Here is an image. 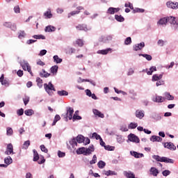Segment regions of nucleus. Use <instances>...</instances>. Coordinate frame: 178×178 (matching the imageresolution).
I'll use <instances>...</instances> for the list:
<instances>
[{
	"instance_id": "f257e3e1",
	"label": "nucleus",
	"mask_w": 178,
	"mask_h": 178,
	"mask_svg": "<svg viewBox=\"0 0 178 178\" xmlns=\"http://www.w3.org/2000/svg\"><path fill=\"white\" fill-rule=\"evenodd\" d=\"M95 149H94V145H90L88 148L86 147H80L76 150V154L78 155H83L87 156V155H91L92 152H94Z\"/></svg>"
},
{
	"instance_id": "f03ea898",
	"label": "nucleus",
	"mask_w": 178,
	"mask_h": 178,
	"mask_svg": "<svg viewBox=\"0 0 178 178\" xmlns=\"http://www.w3.org/2000/svg\"><path fill=\"white\" fill-rule=\"evenodd\" d=\"M152 158L157 162H165V163H174L175 162L172 159H169L168 157H161L158 155H153Z\"/></svg>"
},
{
	"instance_id": "7ed1b4c3",
	"label": "nucleus",
	"mask_w": 178,
	"mask_h": 178,
	"mask_svg": "<svg viewBox=\"0 0 178 178\" xmlns=\"http://www.w3.org/2000/svg\"><path fill=\"white\" fill-rule=\"evenodd\" d=\"M44 88L46 92H47L49 95H54V92L52 91H56V90L55 89V87L52 84V82H49V83H44Z\"/></svg>"
},
{
	"instance_id": "20e7f679",
	"label": "nucleus",
	"mask_w": 178,
	"mask_h": 178,
	"mask_svg": "<svg viewBox=\"0 0 178 178\" xmlns=\"http://www.w3.org/2000/svg\"><path fill=\"white\" fill-rule=\"evenodd\" d=\"M19 63L23 70L29 72V73H30V74L33 76V72H31V67L30 66V64H29V62L26 61V60H22L20 61Z\"/></svg>"
},
{
	"instance_id": "39448f33",
	"label": "nucleus",
	"mask_w": 178,
	"mask_h": 178,
	"mask_svg": "<svg viewBox=\"0 0 178 178\" xmlns=\"http://www.w3.org/2000/svg\"><path fill=\"white\" fill-rule=\"evenodd\" d=\"M166 6L168 7L170 9L177 10L178 9V2L177 1H168L166 3Z\"/></svg>"
},
{
	"instance_id": "423d86ee",
	"label": "nucleus",
	"mask_w": 178,
	"mask_h": 178,
	"mask_svg": "<svg viewBox=\"0 0 178 178\" xmlns=\"http://www.w3.org/2000/svg\"><path fill=\"white\" fill-rule=\"evenodd\" d=\"M99 42H103L104 44H106L108 41H112V35H106L101 36L99 38Z\"/></svg>"
},
{
	"instance_id": "0eeeda50",
	"label": "nucleus",
	"mask_w": 178,
	"mask_h": 178,
	"mask_svg": "<svg viewBox=\"0 0 178 178\" xmlns=\"http://www.w3.org/2000/svg\"><path fill=\"white\" fill-rule=\"evenodd\" d=\"M128 140L129 141H131V143H140V138H138L137 137V136H136L135 134H130L129 136H128Z\"/></svg>"
},
{
	"instance_id": "6e6552de",
	"label": "nucleus",
	"mask_w": 178,
	"mask_h": 178,
	"mask_svg": "<svg viewBox=\"0 0 178 178\" xmlns=\"http://www.w3.org/2000/svg\"><path fill=\"white\" fill-rule=\"evenodd\" d=\"M4 154L5 155H10V154H15V152H13V145H12V143L7 145V147Z\"/></svg>"
},
{
	"instance_id": "1a4fd4ad",
	"label": "nucleus",
	"mask_w": 178,
	"mask_h": 178,
	"mask_svg": "<svg viewBox=\"0 0 178 178\" xmlns=\"http://www.w3.org/2000/svg\"><path fill=\"white\" fill-rule=\"evenodd\" d=\"M73 113H74V110L72 108H67L66 119L68 118L70 120H72L73 119Z\"/></svg>"
},
{
	"instance_id": "9d476101",
	"label": "nucleus",
	"mask_w": 178,
	"mask_h": 178,
	"mask_svg": "<svg viewBox=\"0 0 178 178\" xmlns=\"http://www.w3.org/2000/svg\"><path fill=\"white\" fill-rule=\"evenodd\" d=\"M135 116L138 119H143L145 116V112L143 110H136L135 112Z\"/></svg>"
},
{
	"instance_id": "9b49d317",
	"label": "nucleus",
	"mask_w": 178,
	"mask_h": 178,
	"mask_svg": "<svg viewBox=\"0 0 178 178\" xmlns=\"http://www.w3.org/2000/svg\"><path fill=\"white\" fill-rule=\"evenodd\" d=\"M152 99L153 102H158V103L165 102V97H163L162 96H159L158 95H156L155 97H153Z\"/></svg>"
},
{
	"instance_id": "f8f14e48",
	"label": "nucleus",
	"mask_w": 178,
	"mask_h": 178,
	"mask_svg": "<svg viewBox=\"0 0 178 178\" xmlns=\"http://www.w3.org/2000/svg\"><path fill=\"white\" fill-rule=\"evenodd\" d=\"M164 147L168 148V149H170L171 151H175V149H176V146H175V145L171 142L165 143Z\"/></svg>"
},
{
	"instance_id": "ddd939ff",
	"label": "nucleus",
	"mask_w": 178,
	"mask_h": 178,
	"mask_svg": "<svg viewBox=\"0 0 178 178\" xmlns=\"http://www.w3.org/2000/svg\"><path fill=\"white\" fill-rule=\"evenodd\" d=\"M144 47H145V43H144V42L136 44L134 45V51H140V49H143Z\"/></svg>"
},
{
	"instance_id": "4468645a",
	"label": "nucleus",
	"mask_w": 178,
	"mask_h": 178,
	"mask_svg": "<svg viewBox=\"0 0 178 178\" xmlns=\"http://www.w3.org/2000/svg\"><path fill=\"white\" fill-rule=\"evenodd\" d=\"M76 30H79L81 31L83 30V31H88V30H91V28H88L87 25L86 24H79L78 26H76Z\"/></svg>"
},
{
	"instance_id": "2eb2a0df",
	"label": "nucleus",
	"mask_w": 178,
	"mask_h": 178,
	"mask_svg": "<svg viewBox=\"0 0 178 178\" xmlns=\"http://www.w3.org/2000/svg\"><path fill=\"white\" fill-rule=\"evenodd\" d=\"M102 175H105V176H116L118 173L115 171H112L111 170H103L102 171Z\"/></svg>"
},
{
	"instance_id": "dca6fc26",
	"label": "nucleus",
	"mask_w": 178,
	"mask_h": 178,
	"mask_svg": "<svg viewBox=\"0 0 178 178\" xmlns=\"http://www.w3.org/2000/svg\"><path fill=\"white\" fill-rule=\"evenodd\" d=\"M163 77V74H156L152 76V81H159V80H161Z\"/></svg>"
},
{
	"instance_id": "f3484780",
	"label": "nucleus",
	"mask_w": 178,
	"mask_h": 178,
	"mask_svg": "<svg viewBox=\"0 0 178 178\" xmlns=\"http://www.w3.org/2000/svg\"><path fill=\"white\" fill-rule=\"evenodd\" d=\"M149 172L150 175H152V176L156 177L158 176V175H159V170H158V169H156L154 167H152L149 170Z\"/></svg>"
},
{
	"instance_id": "a211bd4d",
	"label": "nucleus",
	"mask_w": 178,
	"mask_h": 178,
	"mask_svg": "<svg viewBox=\"0 0 178 178\" xmlns=\"http://www.w3.org/2000/svg\"><path fill=\"white\" fill-rule=\"evenodd\" d=\"M111 51H112V49L108 48L106 49L99 50L97 51V54H99L100 55H108V54H109Z\"/></svg>"
},
{
	"instance_id": "6ab92c4d",
	"label": "nucleus",
	"mask_w": 178,
	"mask_h": 178,
	"mask_svg": "<svg viewBox=\"0 0 178 178\" xmlns=\"http://www.w3.org/2000/svg\"><path fill=\"white\" fill-rule=\"evenodd\" d=\"M131 155L134 156V158H144V154L138 153L137 152H130Z\"/></svg>"
},
{
	"instance_id": "aec40b11",
	"label": "nucleus",
	"mask_w": 178,
	"mask_h": 178,
	"mask_svg": "<svg viewBox=\"0 0 178 178\" xmlns=\"http://www.w3.org/2000/svg\"><path fill=\"white\" fill-rule=\"evenodd\" d=\"M145 72L147 74H148V76H151L152 73H154V72H156V67L153 66V67H151L149 70L145 69Z\"/></svg>"
},
{
	"instance_id": "412c9836",
	"label": "nucleus",
	"mask_w": 178,
	"mask_h": 178,
	"mask_svg": "<svg viewBox=\"0 0 178 178\" xmlns=\"http://www.w3.org/2000/svg\"><path fill=\"white\" fill-rule=\"evenodd\" d=\"M166 23H168V17H163L159 19L157 24L160 26H166Z\"/></svg>"
},
{
	"instance_id": "4be33fe9",
	"label": "nucleus",
	"mask_w": 178,
	"mask_h": 178,
	"mask_svg": "<svg viewBox=\"0 0 178 178\" xmlns=\"http://www.w3.org/2000/svg\"><path fill=\"white\" fill-rule=\"evenodd\" d=\"M55 30H56L55 26L49 25L45 27L44 31L46 33H52L53 31H55Z\"/></svg>"
},
{
	"instance_id": "5701e85b",
	"label": "nucleus",
	"mask_w": 178,
	"mask_h": 178,
	"mask_svg": "<svg viewBox=\"0 0 178 178\" xmlns=\"http://www.w3.org/2000/svg\"><path fill=\"white\" fill-rule=\"evenodd\" d=\"M165 99H168V101H173L175 99V97L172 96L170 93L165 92L164 94Z\"/></svg>"
},
{
	"instance_id": "b1692460",
	"label": "nucleus",
	"mask_w": 178,
	"mask_h": 178,
	"mask_svg": "<svg viewBox=\"0 0 178 178\" xmlns=\"http://www.w3.org/2000/svg\"><path fill=\"white\" fill-rule=\"evenodd\" d=\"M44 16H45L46 19H52V13H51V8H48L46 12L44 13Z\"/></svg>"
},
{
	"instance_id": "393cba45",
	"label": "nucleus",
	"mask_w": 178,
	"mask_h": 178,
	"mask_svg": "<svg viewBox=\"0 0 178 178\" xmlns=\"http://www.w3.org/2000/svg\"><path fill=\"white\" fill-rule=\"evenodd\" d=\"M150 141H152L153 143H155V141H157L158 143H161V141H162V138H161L160 136H152L150 138Z\"/></svg>"
},
{
	"instance_id": "a878e982",
	"label": "nucleus",
	"mask_w": 178,
	"mask_h": 178,
	"mask_svg": "<svg viewBox=\"0 0 178 178\" xmlns=\"http://www.w3.org/2000/svg\"><path fill=\"white\" fill-rule=\"evenodd\" d=\"M13 160L12 159V157H10V156H8L4 159V163H6V165L8 166L11 163H13Z\"/></svg>"
},
{
	"instance_id": "bb28decb",
	"label": "nucleus",
	"mask_w": 178,
	"mask_h": 178,
	"mask_svg": "<svg viewBox=\"0 0 178 178\" xmlns=\"http://www.w3.org/2000/svg\"><path fill=\"white\" fill-rule=\"evenodd\" d=\"M93 113H94V115H95V116H98L99 118H104V114L102 113H101V111H99L97 109L93 110Z\"/></svg>"
},
{
	"instance_id": "cd10ccee",
	"label": "nucleus",
	"mask_w": 178,
	"mask_h": 178,
	"mask_svg": "<svg viewBox=\"0 0 178 178\" xmlns=\"http://www.w3.org/2000/svg\"><path fill=\"white\" fill-rule=\"evenodd\" d=\"M170 23V24H176V18L175 17H168L167 22Z\"/></svg>"
},
{
	"instance_id": "c85d7f7f",
	"label": "nucleus",
	"mask_w": 178,
	"mask_h": 178,
	"mask_svg": "<svg viewBox=\"0 0 178 178\" xmlns=\"http://www.w3.org/2000/svg\"><path fill=\"white\" fill-rule=\"evenodd\" d=\"M54 59V62H55V63H62V58H59V56L58 55H55L53 57Z\"/></svg>"
},
{
	"instance_id": "c756f323",
	"label": "nucleus",
	"mask_w": 178,
	"mask_h": 178,
	"mask_svg": "<svg viewBox=\"0 0 178 178\" xmlns=\"http://www.w3.org/2000/svg\"><path fill=\"white\" fill-rule=\"evenodd\" d=\"M58 95H59L60 97H63V96H67L69 95V92H67V91L66 90H58L57 92Z\"/></svg>"
},
{
	"instance_id": "7c9ffc66",
	"label": "nucleus",
	"mask_w": 178,
	"mask_h": 178,
	"mask_svg": "<svg viewBox=\"0 0 178 178\" xmlns=\"http://www.w3.org/2000/svg\"><path fill=\"white\" fill-rule=\"evenodd\" d=\"M3 74L0 77V83H1L2 86H9V83L6 79L3 80Z\"/></svg>"
},
{
	"instance_id": "2f4dec72",
	"label": "nucleus",
	"mask_w": 178,
	"mask_h": 178,
	"mask_svg": "<svg viewBox=\"0 0 178 178\" xmlns=\"http://www.w3.org/2000/svg\"><path fill=\"white\" fill-rule=\"evenodd\" d=\"M33 161L37 162L38 159H40V156H38V152L35 149L33 150Z\"/></svg>"
},
{
	"instance_id": "473e14b6",
	"label": "nucleus",
	"mask_w": 178,
	"mask_h": 178,
	"mask_svg": "<svg viewBox=\"0 0 178 178\" xmlns=\"http://www.w3.org/2000/svg\"><path fill=\"white\" fill-rule=\"evenodd\" d=\"M58 65H54L51 67L50 70H51V72L55 75L56 74V73H58Z\"/></svg>"
},
{
	"instance_id": "72a5a7b5",
	"label": "nucleus",
	"mask_w": 178,
	"mask_h": 178,
	"mask_svg": "<svg viewBox=\"0 0 178 178\" xmlns=\"http://www.w3.org/2000/svg\"><path fill=\"white\" fill-rule=\"evenodd\" d=\"M75 139L79 144H81V143L84 142V136L82 135H79Z\"/></svg>"
},
{
	"instance_id": "f704fd0d",
	"label": "nucleus",
	"mask_w": 178,
	"mask_h": 178,
	"mask_svg": "<svg viewBox=\"0 0 178 178\" xmlns=\"http://www.w3.org/2000/svg\"><path fill=\"white\" fill-rule=\"evenodd\" d=\"M24 113L26 116H33L34 115V110L28 109L24 111Z\"/></svg>"
},
{
	"instance_id": "c9c22d12",
	"label": "nucleus",
	"mask_w": 178,
	"mask_h": 178,
	"mask_svg": "<svg viewBox=\"0 0 178 178\" xmlns=\"http://www.w3.org/2000/svg\"><path fill=\"white\" fill-rule=\"evenodd\" d=\"M70 144L72 145V148L77 147V140L76 138L71 139L70 140Z\"/></svg>"
},
{
	"instance_id": "e433bc0d",
	"label": "nucleus",
	"mask_w": 178,
	"mask_h": 178,
	"mask_svg": "<svg viewBox=\"0 0 178 178\" xmlns=\"http://www.w3.org/2000/svg\"><path fill=\"white\" fill-rule=\"evenodd\" d=\"M106 163L104 161H99L97 163V166L99 169H104L106 166Z\"/></svg>"
},
{
	"instance_id": "4c0bfd02",
	"label": "nucleus",
	"mask_w": 178,
	"mask_h": 178,
	"mask_svg": "<svg viewBox=\"0 0 178 178\" xmlns=\"http://www.w3.org/2000/svg\"><path fill=\"white\" fill-rule=\"evenodd\" d=\"M40 75L41 77H49L51 76V74L47 72L45 70H42V72H40Z\"/></svg>"
},
{
	"instance_id": "58836bf2",
	"label": "nucleus",
	"mask_w": 178,
	"mask_h": 178,
	"mask_svg": "<svg viewBox=\"0 0 178 178\" xmlns=\"http://www.w3.org/2000/svg\"><path fill=\"white\" fill-rule=\"evenodd\" d=\"M36 83H37V86L39 87V88H42V79L38 77L36 79Z\"/></svg>"
},
{
	"instance_id": "ea45409f",
	"label": "nucleus",
	"mask_w": 178,
	"mask_h": 178,
	"mask_svg": "<svg viewBox=\"0 0 178 178\" xmlns=\"http://www.w3.org/2000/svg\"><path fill=\"white\" fill-rule=\"evenodd\" d=\"M6 135L7 136H13V129L10 127H7L6 128Z\"/></svg>"
},
{
	"instance_id": "a19ab883",
	"label": "nucleus",
	"mask_w": 178,
	"mask_h": 178,
	"mask_svg": "<svg viewBox=\"0 0 178 178\" xmlns=\"http://www.w3.org/2000/svg\"><path fill=\"white\" fill-rule=\"evenodd\" d=\"M139 56H143V58H145L147 60H152V56L149 54H139Z\"/></svg>"
},
{
	"instance_id": "79ce46f5",
	"label": "nucleus",
	"mask_w": 178,
	"mask_h": 178,
	"mask_svg": "<svg viewBox=\"0 0 178 178\" xmlns=\"http://www.w3.org/2000/svg\"><path fill=\"white\" fill-rule=\"evenodd\" d=\"M30 147V140H26L24 143L22 145V149H27Z\"/></svg>"
},
{
	"instance_id": "37998d69",
	"label": "nucleus",
	"mask_w": 178,
	"mask_h": 178,
	"mask_svg": "<svg viewBox=\"0 0 178 178\" xmlns=\"http://www.w3.org/2000/svg\"><path fill=\"white\" fill-rule=\"evenodd\" d=\"M26 35V32H24V31H20L19 33L18 38L22 40V38H24Z\"/></svg>"
},
{
	"instance_id": "c03bdc74",
	"label": "nucleus",
	"mask_w": 178,
	"mask_h": 178,
	"mask_svg": "<svg viewBox=\"0 0 178 178\" xmlns=\"http://www.w3.org/2000/svg\"><path fill=\"white\" fill-rule=\"evenodd\" d=\"M115 19L117 20V22H124V17H123L122 15H115Z\"/></svg>"
},
{
	"instance_id": "a18cd8bd",
	"label": "nucleus",
	"mask_w": 178,
	"mask_h": 178,
	"mask_svg": "<svg viewBox=\"0 0 178 178\" xmlns=\"http://www.w3.org/2000/svg\"><path fill=\"white\" fill-rule=\"evenodd\" d=\"M60 119V115H56L54 122L52 123V126H55L57 122H59V120Z\"/></svg>"
},
{
	"instance_id": "49530a36",
	"label": "nucleus",
	"mask_w": 178,
	"mask_h": 178,
	"mask_svg": "<svg viewBox=\"0 0 178 178\" xmlns=\"http://www.w3.org/2000/svg\"><path fill=\"white\" fill-rule=\"evenodd\" d=\"M33 38L35 40H45V37L43 35H35L33 36Z\"/></svg>"
},
{
	"instance_id": "de8ad7c7",
	"label": "nucleus",
	"mask_w": 178,
	"mask_h": 178,
	"mask_svg": "<svg viewBox=\"0 0 178 178\" xmlns=\"http://www.w3.org/2000/svg\"><path fill=\"white\" fill-rule=\"evenodd\" d=\"M144 12H145V10L143 8H135L133 11L134 13H144Z\"/></svg>"
},
{
	"instance_id": "09e8293b",
	"label": "nucleus",
	"mask_w": 178,
	"mask_h": 178,
	"mask_svg": "<svg viewBox=\"0 0 178 178\" xmlns=\"http://www.w3.org/2000/svg\"><path fill=\"white\" fill-rule=\"evenodd\" d=\"M79 13H80V11L79 10L72 11L68 13V18L72 17V16H74V15H79Z\"/></svg>"
},
{
	"instance_id": "8fccbe9b",
	"label": "nucleus",
	"mask_w": 178,
	"mask_h": 178,
	"mask_svg": "<svg viewBox=\"0 0 178 178\" xmlns=\"http://www.w3.org/2000/svg\"><path fill=\"white\" fill-rule=\"evenodd\" d=\"M166 44V41L163 40H159L157 42V44L159 47H163Z\"/></svg>"
},
{
	"instance_id": "3c124183",
	"label": "nucleus",
	"mask_w": 178,
	"mask_h": 178,
	"mask_svg": "<svg viewBox=\"0 0 178 178\" xmlns=\"http://www.w3.org/2000/svg\"><path fill=\"white\" fill-rule=\"evenodd\" d=\"M131 44V38L128 37L124 40V44L125 45H130Z\"/></svg>"
},
{
	"instance_id": "603ef678",
	"label": "nucleus",
	"mask_w": 178,
	"mask_h": 178,
	"mask_svg": "<svg viewBox=\"0 0 178 178\" xmlns=\"http://www.w3.org/2000/svg\"><path fill=\"white\" fill-rule=\"evenodd\" d=\"M97 163V155H93L92 159L90 161V165Z\"/></svg>"
},
{
	"instance_id": "864d4df0",
	"label": "nucleus",
	"mask_w": 178,
	"mask_h": 178,
	"mask_svg": "<svg viewBox=\"0 0 178 178\" xmlns=\"http://www.w3.org/2000/svg\"><path fill=\"white\" fill-rule=\"evenodd\" d=\"M58 156L59 158H64V156H66V153L61 152L60 150H59L58 152Z\"/></svg>"
},
{
	"instance_id": "5fc2aeb1",
	"label": "nucleus",
	"mask_w": 178,
	"mask_h": 178,
	"mask_svg": "<svg viewBox=\"0 0 178 178\" xmlns=\"http://www.w3.org/2000/svg\"><path fill=\"white\" fill-rule=\"evenodd\" d=\"M24 105H27L29 102H30V97L29 96H25V97L23 99Z\"/></svg>"
},
{
	"instance_id": "6e6d98bb",
	"label": "nucleus",
	"mask_w": 178,
	"mask_h": 178,
	"mask_svg": "<svg viewBox=\"0 0 178 178\" xmlns=\"http://www.w3.org/2000/svg\"><path fill=\"white\" fill-rule=\"evenodd\" d=\"M92 137L93 138H96V140H101V138H101V136L98 135V134L95 132L92 134Z\"/></svg>"
},
{
	"instance_id": "4d7b16f0",
	"label": "nucleus",
	"mask_w": 178,
	"mask_h": 178,
	"mask_svg": "<svg viewBox=\"0 0 178 178\" xmlns=\"http://www.w3.org/2000/svg\"><path fill=\"white\" fill-rule=\"evenodd\" d=\"M173 66H175V62L172 61L170 63V65H165L164 67L167 69V70H169V69H172Z\"/></svg>"
},
{
	"instance_id": "13d9d810",
	"label": "nucleus",
	"mask_w": 178,
	"mask_h": 178,
	"mask_svg": "<svg viewBox=\"0 0 178 178\" xmlns=\"http://www.w3.org/2000/svg\"><path fill=\"white\" fill-rule=\"evenodd\" d=\"M138 124L136 122H131L129 125V129H136L137 127Z\"/></svg>"
},
{
	"instance_id": "bf43d9fd",
	"label": "nucleus",
	"mask_w": 178,
	"mask_h": 178,
	"mask_svg": "<svg viewBox=\"0 0 178 178\" xmlns=\"http://www.w3.org/2000/svg\"><path fill=\"white\" fill-rule=\"evenodd\" d=\"M107 13H108V15H115L113 7H110L107 10Z\"/></svg>"
},
{
	"instance_id": "052dcab7",
	"label": "nucleus",
	"mask_w": 178,
	"mask_h": 178,
	"mask_svg": "<svg viewBox=\"0 0 178 178\" xmlns=\"http://www.w3.org/2000/svg\"><path fill=\"white\" fill-rule=\"evenodd\" d=\"M24 113V110L23 108H20L17 111V115H18V116H22Z\"/></svg>"
},
{
	"instance_id": "680f3d73",
	"label": "nucleus",
	"mask_w": 178,
	"mask_h": 178,
	"mask_svg": "<svg viewBox=\"0 0 178 178\" xmlns=\"http://www.w3.org/2000/svg\"><path fill=\"white\" fill-rule=\"evenodd\" d=\"M124 6L125 8H130L132 10H134V7H133V4L131 3L130 2L125 3Z\"/></svg>"
},
{
	"instance_id": "e2e57ef3",
	"label": "nucleus",
	"mask_w": 178,
	"mask_h": 178,
	"mask_svg": "<svg viewBox=\"0 0 178 178\" xmlns=\"http://www.w3.org/2000/svg\"><path fill=\"white\" fill-rule=\"evenodd\" d=\"M40 149L42 151V152H45V154L48 152V149H47L44 145H40Z\"/></svg>"
},
{
	"instance_id": "0e129e2a",
	"label": "nucleus",
	"mask_w": 178,
	"mask_h": 178,
	"mask_svg": "<svg viewBox=\"0 0 178 178\" xmlns=\"http://www.w3.org/2000/svg\"><path fill=\"white\" fill-rule=\"evenodd\" d=\"M117 141L119 144H122V143H124V139L122 138V136H118Z\"/></svg>"
},
{
	"instance_id": "69168bd1",
	"label": "nucleus",
	"mask_w": 178,
	"mask_h": 178,
	"mask_svg": "<svg viewBox=\"0 0 178 178\" xmlns=\"http://www.w3.org/2000/svg\"><path fill=\"white\" fill-rule=\"evenodd\" d=\"M163 176H169V175H170V171H169V170H165L164 171H163L162 172Z\"/></svg>"
},
{
	"instance_id": "338daca9",
	"label": "nucleus",
	"mask_w": 178,
	"mask_h": 178,
	"mask_svg": "<svg viewBox=\"0 0 178 178\" xmlns=\"http://www.w3.org/2000/svg\"><path fill=\"white\" fill-rule=\"evenodd\" d=\"M132 74H134V69L130 68L127 72V76H131Z\"/></svg>"
},
{
	"instance_id": "774afa93",
	"label": "nucleus",
	"mask_w": 178,
	"mask_h": 178,
	"mask_svg": "<svg viewBox=\"0 0 178 178\" xmlns=\"http://www.w3.org/2000/svg\"><path fill=\"white\" fill-rule=\"evenodd\" d=\"M76 44H77V45H79V47H83V41L81 40H77L76 41Z\"/></svg>"
}]
</instances>
